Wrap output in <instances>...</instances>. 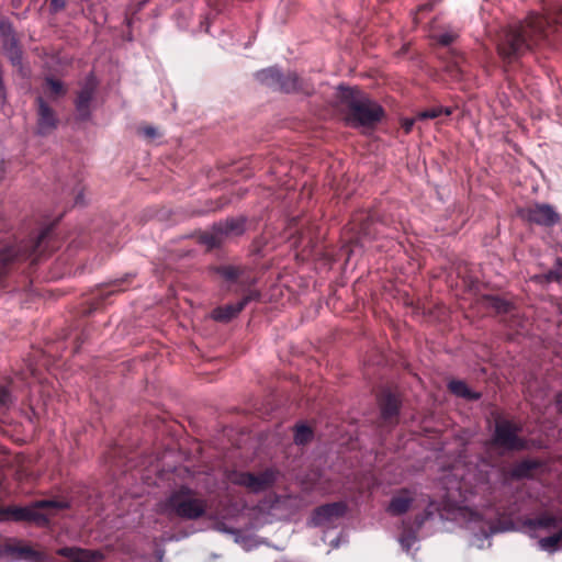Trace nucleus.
Segmentation results:
<instances>
[{"label": "nucleus", "instance_id": "1", "mask_svg": "<svg viewBox=\"0 0 562 562\" xmlns=\"http://www.w3.org/2000/svg\"><path fill=\"white\" fill-rule=\"evenodd\" d=\"M562 37V8L555 4L547 14L531 13L525 21L504 29L497 53L507 64L517 61L533 47L553 45Z\"/></svg>", "mask_w": 562, "mask_h": 562}, {"label": "nucleus", "instance_id": "2", "mask_svg": "<svg viewBox=\"0 0 562 562\" xmlns=\"http://www.w3.org/2000/svg\"><path fill=\"white\" fill-rule=\"evenodd\" d=\"M338 99L352 127H374L385 115L384 109L358 88L340 87Z\"/></svg>", "mask_w": 562, "mask_h": 562}, {"label": "nucleus", "instance_id": "3", "mask_svg": "<svg viewBox=\"0 0 562 562\" xmlns=\"http://www.w3.org/2000/svg\"><path fill=\"white\" fill-rule=\"evenodd\" d=\"M53 226L44 227L26 241L4 246L0 250V279L4 277L15 261L31 259L36 263L43 256L55 249Z\"/></svg>", "mask_w": 562, "mask_h": 562}, {"label": "nucleus", "instance_id": "4", "mask_svg": "<svg viewBox=\"0 0 562 562\" xmlns=\"http://www.w3.org/2000/svg\"><path fill=\"white\" fill-rule=\"evenodd\" d=\"M207 508V499L187 485L172 490L159 503L160 514L182 520H199L206 515Z\"/></svg>", "mask_w": 562, "mask_h": 562}, {"label": "nucleus", "instance_id": "5", "mask_svg": "<svg viewBox=\"0 0 562 562\" xmlns=\"http://www.w3.org/2000/svg\"><path fill=\"white\" fill-rule=\"evenodd\" d=\"M65 507L63 502L42 499L29 506H0V521L29 522L38 527L49 524V515Z\"/></svg>", "mask_w": 562, "mask_h": 562}, {"label": "nucleus", "instance_id": "6", "mask_svg": "<svg viewBox=\"0 0 562 562\" xmlns=\"http://www.w3.org/2000/svg\"><path fill=\"white\" fill-rule=\"evenodd\" d=\"M246 217H228L214 223L210 229L199 234L198 240L207 250L220 248L227 240L239 237L246 232Z\"/></svg>", "mask_w": 562, "mask_h": 562}, {"label": "nucleus", "instance_id": "7", "mask_svg": "<svg viewBox=\"0 0 562 562\" xmlns=\"http://www.w3.org/2000/svg\"><path fill=\"white\" fill-rule=\"evenodd\" d=\"M522 425L508 418H497L495 420L494 431L491 443L494 447L502 448L507 451H521L527 448V441L520 437Z\"/></svg>", "mask_w": 562, "mask_h": 562}, {"label": "nucleus", "instance_id": "8", "mask_svg": "<svg viewBox=\"0 0 562 562\" xmlns=\"http://www.w3.org/2000/svg\"><path fill=\"white\" fill-rule=\"evenodd\" d=\"M380 223L389 226L390 222L386 216L380 215L376 211L361 212L352 217L351 225L353 236L351 243L356 246L366 247L376 238L378 231L375 225Z\"/></svg>", "mask_w": 562, "mask_h": 562}, {"label": "nucleus", "instance_id": "9", "mask_svg": "<svg viewBox=\"0 0 562 562\" xmlns=\"http://www.w3.org/2000/svg\"><path fill=\"white\" fill-rule=\"evenodd\" d=\"M278 474L277 470L267 468L258 473L234 471L228 479L233 484L243 486L250 493H261L274 485Z\"/></svg>", "mask_w": 562, "mask_h": 562}, {"label": "nucleus", "instance_id": "10", "mask_svg": "<svg viewBox=\"0 0 562 562\" xmlns=\"http://www.w3.org/2000/svg\"><path fill=\"white\" fill-rule=\"evenodd\" d=\"M521 220L542 227H552L561 221L557 210L547 203H533L518 212Z\"/></svg>", "mask_w": 562, "mask_h": 562}, {"label": "nucleus", "instance_id": "11", "mask_svg": "<svg viewBox=\"0 0 562 562\" xmlns=\"http://www.w3.org/2000/svg\"><path fill=\"white\" fill-rule=\"evenodd\" d=\"M380 408V427L393 428L398 423L401 409L400 396L390 391L383 390L378 397Z\"/></svg>", "mask_w": 562, "mask_h": 562}, {"label": "nucleus", "instance_id": "12", "mask_svg": "<svg viewBox=\"0 0 562 562\" xmlns=\"http://www.w3.org/2000/svg\"><path fill=\"white\" fill-rule=\"evenodd\" d=\"M212 271L223 281L227 282L229 286L237 284L244 293L248 290H254L252 285L256 280L246 274L247 268L245 266L220 265L212 267Z\"/></svg>", "mask_w": 562, "mask_h": 562}, {"label": "nucleus", "instance_id": "13", "mask_svg": "<svg viewBox=\"0 0 562 562\" xmlns=\"http://www.w3.org/2000/svg\"><path fill=\"white\" fill-rule=\"evenodd\" d=\"M0 554L12 560H23L29 562H44L46 555L25 543L22 540L10 539L0 549Z\"/></svg>", "mask_w": 562, "mask_h": 562}, {"label": "nucleus", "instance_id": "14", "mask_svg": "<svg viewBox=\"0 0 562 562\" xmlns=\"http://www.w3.org/2000/svg\"><path fill=\"white\" fill-rule=\"evenodd\" d=\"M97 89L98 81L94 75L90 74L80 85V90L78 91L75 100V106L79 120L87 121L90 117V105L94 99Z\"/></svg>", "mask_w": 562, "mask_h": 562}, {"label": "nucleus", "instance_id": "15", "mask_svg": "<svg viewBox=\"0 0 562 562\" xmlns=\"http://www.w3.org/2000/svg\"><path fill=\"white\" fill-rule=\"evenodd\" d=\"M347 510L342 502L329 503L315 508L312 513L310 525L314 527H328L341 518Z\"/></svg>", "mask_w": 562, "mask_h": 562}, {"label": "nucleus", "instance_id": "16", "mask_svg": "<svg viewBox=\"0 0 562 562\" xmlns=\"http://www.w3.org/2000/svg\"><path fill=\"white\" fill-rule=\"evenodd\" d=\"M0 33L3 37V52L14 67H21L23 50L11 23L0 21Z\"/></svg>", "mask_w": 562, "mask_h": 562}, {"label": "nucleus", "instance_id": "17", "mask_svg": "<svg viewBox=\"0 0 562 562\" xmlns=\"http://www.w3.org/2000/svg\"><path fill=\"white\" fill-rule=\"evenodd\" d=\"M260 293L257 290H248L244 293L241 300L235 304H226L218 306L212 311V318L216 322L227 323L235 318L248 303L251 301H258Z\"/></svg>", "mask_w": 562, "mask_h": 562}, {"label": "nucleus", "instance_id": "18", "mask_svg": "<svg viewBox=\"0 0 562 562\" xmlns=\"http://www.w3.org/2000/svg\"><path fill=\"white\" fill-rule=\"evenodd\" d=\"M35 104L37 112L36 133L41 136L49 135L57 128V114L41 95L35 99Z\"/></svg>", "mask_w": 562, "mask_h": 562}, {"label": "nucleus", "instance_id": "19", "mask_svg": "<svg viewBox=\"0 0 562 562\" xmlns=\"http://www.w3.org/2000/svg\"><path fill=\"white\" fill-rule=\"evenodd\" d=\"M278 90L285 93L301 92L310 95L314 92V87L308 80L299 77L296 72L289 71L286 74L281 72Z\"/></svg>", "mask_w": 562, "mask_h": 562}, {"label": "nucleus", "instance_id": "20", "mask_svg": "<svg viewBox=\"0 0 562 562\" xmlns=\"http://www.w3.org/2000/svg\"><path fill=\"white\" fill-rule=\"evenodd\" d=\"M415 493L409 488H401L391 498L386 508L392 516H401L408 512L413 506Z\"/></svg>", "mask_w": 562, "mask_h": 562}, {"label": "nucleus", "instance_id": "21", "mask_svg": "<svg viewBox=\"0 0 562 562\" xmlns=\"http://www.w3.org/2000/svg\"><path fill=\"white\" fill-rule=\"evenodd\" d=\"M57 554L68 559V562H101L103 555L98 551L64 547L57 550Z\"/></svg>", "mask_w": 562, "mask_h": 562}, {"label": "nucleus", "instance_id": "22", "mask_svg": "<svg viewBox=\"0 0 562 562\" xmlns=\"http://www.w3.org/2000/svg\"><path fill=\"white\" fill-rule=\"evenodd\" d=\"M541 467L540 461L535 459H524L513 465L509 471L512 479H531L535 472Z\"/></svg>", "mask_w": 562, "mask_h": 562}, {"label": "nucleus", "instance_id": "23", "mask_svg": "<svg viewBox=\"0 0 562 562\" xmlns=\"http://www.w3.org/2000/svg\"><path fill=\"white\" fill-rule=\"evenodd\" d=\"M560 524H562V516L558 517L548 512L541 513L535 518H530L527 520V526L530 529H553L557 528Z\"/></svg>", "mask_w": 562, "mask_h": 562}, {"label": "nucleus", "instance_id": "24", "mask_svg": "<svg viewBox=\"0 0 562 562\" xmlns=\"http://www.w3.org/2000/svg\"><path fill=\"white\" fill-rule=\"evenodd\" d=\"M13 404L12 381L5 380L3 383H0V425L5 423L7 415Z\"/></svg>", "mask_w": 562, "mask_h": 562}, {"label": "nucleus", "instance_id": "25", "mask_svg": "<svg viewBox=\"0 0 562 562\" xmlns=\"http://www.w3.org/2000/svg\"><path fill=\"white\" fill-rule=\"evenodd\" d=\"M480 301L483 306L493 310L497 314H509L514 307L512 302L498 295H483Z\"/></svg>", "mask_w": 562, "mask_h": 562}, {"label": "nucleus", "instance_id": "26", "mask_svg": "<svg viewBox=\"0 0 562 562\" xmlns=\"http://www.w3.org/2000/svg\"><path fill=\"white\" fill-rule=\"evenodd\" d=\"M449 391L458 396L469 401H477L481 398V393L472 391L465 382L461 380H451L448 383Z\"/></svg>", "mask_w": 562, "mask_h": 562}, {"label": "nucleus", "instance_id": "27", "mask_svg": "<svg viewBox=\"0 0 562 562\" xmlns=\"http://www.w3.org/2000/svg\"><path fill=\"white\" fill-rule=\"evenodd\" d=\"M256 79L260 83L273 90H278L279 82L281 80V71L276 67L262 69L256 74Z\"/></svg>", "mask_w": 562, "mask_h": 562}, {"label": "nucleus", "instance_id": "28", "mask_svg": "<svg viewBox=\"0 0 562 562\" xmlns=\"http://www.w3.org/2000/svg\"><path fill=\"white\" fill-rule=\"evenodd\" d=\"M44 92L48 98L55 100L64 97L67 93V88L63 81L48 76L44 80Z\"/></svg>", "mask_w": 562, "mask_h": 562}, {"label": "nucleus", "instance_id": "29", "mask_svg": "<svg viewBox=\"0 0 562 562\" xmlns=\"http://www.w3.org/2000/svg\"><path fill=\"white\" fill-rule=\"evenodd\" d=\"M314 432L307 425H296L294 428V442L304 446L313 440Z\"/></svg>", "mask_w": 562, "mask_h": 562}, {"label": "nucleus", "instance_id": "30", "mask_svg": "<svg viewBox=\"0 0 562 562\" xmlns=\"http://www.w3.org/2000/svg\"><path fill=\"white\" fill-rule=\"evenodd\" d=\"M437 510V506L434 502H429L428 506L424 509L423 513L417 514L414 519V525L416 527V531L422 528V526L432 517L435 512Z\"/></svg>", "mask_w": 562, "mask_h": 562}, {"label": "nucleus", "instance_id": "31", "mask_svg": "<svg viewBox=\"0 0 562 562\" xmlns=\"http://www.w3.org/2000/svg\"><path fill=\"white\" fill-rule=\"evenodd\" d=\"M416 532L417 531L415 529H413L412 527L404 528V530L400 537V542L406 551H408L411 549V547L415 543V541L417 539Z\"/></svg>", "mask_w": 562, "mask_h": 562}, {"label": "nucleus", "instance_id": "32", "mask_svg": "<svg viewBox=\"0 0 562 562\" xmlns=\"http://www.w3.org/2000/svg\"><path fill=\"white\" fill-rule=\"evenodd\" d=\"M560 540L558 538V536L555 533L551 535V536H548V537H544V538H541L539 540V547L542 549V550H546V551H549V552H554L559 549V544H560Z\"/></svg>", "mask_w": 562, "mask_h": 562}, {"label": "nucleus", "instance_id": "33", "mask_svg": "<svg viewBox=\"0 0 562 562\" xmlns=\"http://www.w3.org/2000/svg\"><path fill=\"white\" fill-rule=\"evenodd\" d=\"M452 112L450 109L446 108H435V109H430V110H426L422 113H419V119H436L438 116H440L441 114H445V115H450Z\"/></svg>", "mask_w": 562, "mask_h": 562}, {"label": "nucleus", "instance_id": "34", "mask_svg": "<svg viewBox=\"0 0 562 562\" xmlns=\"http://www.w3.org/2000/svg\"><path fill=\"white\" fill-rule=\"evenodd\" d=\"M126 281H127V278L114 280L105 288L104 294L111 295V294H114L117 292L125 291V288H122V284H124Z\"/></svg>", "mask_w": 562, "mask_h": 562}, {"label": "nucleus", "instance_id": "35", "mask_svg": "<svg viewBox=\"0 0 562 562\" xmlns=\"http://www.w3.org/2000/svg\"><path fill=\"white\" fill-rule=\"evenodd\" d=\"M436 41L441 46H449L452 44L456 40V35L452 33H442L439 35H436Z\"/></svg>", "mask_w": 562, "mask_h": 562}, {"label": "nucleus", "instance_id": "36", "mask_svg": "<svg viewBox=\"0 0 562 562\" xmlns=\"http://www.w3.org/2000/svg\"><path fill=\"white\" fill-rule=\"evenodd\" d=\"M544 278L548 282H562L555 266L546 273Z\"/></svg>", "mask_w": 562, "mask_h": 562}, {"label": "nucleus", "instance_id": "37", "mask_svg": "<svg viewBox=\"0 0 562 562\" xmlns=\"http://www.w3.org/2000/svg\"><path fill=\"white\" fill-rule=\"evenodd\" d=\"M50 8L54 11H59L65 8V1L64 0H50Z\"/></svg>", "mask_w": 562, "mask_h": 562}, {"label": "nucleus", "instance_id": "38", "mask_svg": "<svg viewBox=\"0 0 562 562\" xmlns=\"http://www.w3.org/2000/svg\"><path fill=\"white\" fill-rule=\"evenodd\" d=\"M144 133H145V135H146V136H148V137H154V136H156V130H155L154 127H151V126L146 127V128L144 130Z\"/></svg>", "mask_w": 562, "mask_h": 562}, {"label": "nucleus", "instance_id": "39", "mask_svg": "<svg viewBox=\"0 0 562 562\" xmlns=\"http://www.w3.org/2000/svg\"><path fill=\"white\" fill-rule=\"evenodd\" d=\"M3 165H4L3 160L0 159V181L4 177V166Z\"/></svg>", "mask_w": 562, "mask_h": 562}, {"label": "nucleus", "instance_id": "40", "mask_svg": "<svg viewBox=\"0 0 562 562\" xmlns=\"http://www.w3.org/2000/svg\"><path fill=\"white\" fill-rule=\"evenodd\" d=\"M149 0H142L137 3V10H142L148 2Z\"/></svg>", "mask_w": 562, "mask_h": 562}, {"label": "nucleus", "instance_id": "41", "mask_svg": "<svg viewBox=\"0 0 562 562\" xmlns=\"http://www.w3.org/2000/svg\"><path fill=\"white\" fill-rule=\"evenodd\" d=\"M412 126H413V122H412V121H411V122H407V123L405 124V131H406V132H409V131H411V128H412Z\"/></svg>", "mask_w": 562, "mask_h": 562}, {"label": "nucleus", "instance_id": "42", "mask_svg": "<svg viewBox=\"0 0 562 562\" xmlns=\"http://www.w3.org/2000/svg\"><path fill=\"white\" fill-rule=\"evenodd\" d=\"M555 535L558 536L560 542H562V527L555 532Z\"/></svg>", "mask_w": 562, "mask_h": 562}, {"label": "nucleus", "instance_id": "43", "mask_svg": "<svg viewBox=\"0 0 562 562\" xmlns=\"http://www.w3.org/2000/svg\"><path fill=\"white\" fill-rule=\"evenodd\" d=\"M430 10L431 9V4H426V5H422L419 7V10L423 11V10Z\"/></svg>", "mask_w": 562, "mask_h": 562}]
</instances>
